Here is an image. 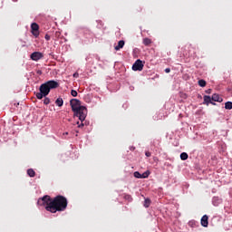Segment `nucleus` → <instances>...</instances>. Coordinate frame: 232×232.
<instances>
[{
    "label": "nucleus",
    "instance_id": "1",
    "mask_svg": "<svg viewBox=\"0 0 232 232\" xmlns=\"http://www.w3.org/2000/svg\"><path fill=\"white\" fill-rule=\"evenodd\" d=\"M37 204L38 206H45L46 211L50 213H57V211H66L68 199L62 195H58L53 198L49 195H45L38 199Z\"/></svg>",
    "mask_w": 232,
    "mask_h": 232
},
{
    "label": "nucleus",
    "instance_id": "2",
    "mask_svg": "<svg viewBox=\"0 0 232 232\" xmlns=\"http://www.w3.org/2000/svg\"><path fill=\"white\" fill-rule=\"evenodd\" d=\"M70 105L72 110L76 117H78L81 122H83L86 119V115H88V110L86 107L81 105V101L77 99H72L70 101Z\"/></svg>",
    "mask_w": 232,
    "mask_h": 232
},
{
    "label": "nucleus",
    "instance_id": "3",
    "mask_svg": "<svg viewBox=\"0 0 232 232\" xmlns=\"http://www.w3.org/2000/svg\"><path fill=\"white\" fill-rule=\"evenodd\" d=\"M56 88H59V82L55 80H50L40 85L39 92H36V98L41 101V99L50 94L51 90H56Z\"/></svg>",
    "mask_w": 232,
    "mask_h": 232
},
{
    "label": "nucleus",
    "instance_id": "4",
    "mask_svg": "<svg viewBox=\"0 0 232 232\" xmlns=\"http://www.w3.org/2000/svg\"><path fill=\"white\" fill-rule=\"evenodd\" d=\"M133 72H142L144 70V63L141 60H137L132 65Z\"/></svg>",
    "mask_w": 232,
    "mask_h": 232
},
{
    "label": "nucleus",
    "instance_id": "5",
    "mask_svg": "<svg viewBox=\"0 0 232 232\" xmlns=\"http://www.w3.org/2000/svg\"><path fill=\"white\" fill-rule=\"evenodd\" d=\"M32 61H41V59H43V57H44V54L41 52H34L33 53H31L30 55Z\"/></svg>",
    "mask_w": 232,
    "mask_h": 232
},
{
    "label": "nucleus",
    "instance_id": "6",
    "mask_svg": "<svg viewBox=\"0 0 232 232\" xmlns=\"http://www.w3.org/2000/svg\"><path fill=\"white\" fill-rule=\"evenodd\" d=\"M31 32L34 37H39V24L37 23L31 24Z\"/></svg>",
    "mask_w": 232,
    "mask_h": 232
},
{
    "label": "nucleus",
    "instance_id": "7",
    "mask_svg": "<svg viewBox=\"0 0 232 232\" xmlns=\"http://www.w3.org/2000/svg\"><path fill=\"white\" fill-rule=\"evenodd\" d=\"M209 218L208 217V215H204L202 218H201V226H203V227H208L209 222Z\"/></svg>",
    "mask_w": 232,
    "mask_h": 232
},
{
    "label": "nucleus",
    "instance_id": "8",
    "mask_svg": "<svg viewBox=\"0 0 232 232\" xmlns=\"http://www.w3.org/2000/svg\"><path fill=\"white\" fill-rule=\"evenodd\" d=\"M185 48H187L188 50V52H184L183 55H185V57H190L191 50H193V46H191V44H188V45L185 46Z\"/></svg>",
    "mask_w": 232,
    "mask_h": 232
},
{
    "label": "nucleus",
    "instance_id": "9",
    "mask_svg": "<svg viewBox=\"0 0 232 232\" xmlns=\"http://www.w3.org/2000/svg\"><path fill=\"white\" fill-rule=\"evenodd\" d=\"M212 101L214 102H222V101H224V100L222 99V97H220V95L215 93L212 95Z\"/></svg>",
    "mask_w": 232,
    "mask_h": 232
},
{
    "label": "nucleus",
    "instance_id": "10",
    "mask_svg": "<svg viewBox=\"0 0 232 232\" xmlns=\"http://www.w3.org/2000/svg\"><path fill=\"white\" fill-rule=\"evenodd\" d=\"M211 101H212V98L210 96L208 95L204 96V104H206L207 106H208L209 104H215Z\"/></svg>",
    "mask_w": 232,
    "mask_h": 232
},
{
    "label": "nucleus",
    "instance_id": "11",
    "mask_svg": "<svg viewBox=\"0 0 232 232\" xmlns=\"http://www.w3.org/2000/svg\"><path fill=\"white\" fill-rule=\"evenodd\" d=\"M124 44H125L124 40H121L118 42V45H116L114 49L116 50V52H119V50H121V48H124Z\"/></svg>",
    "mask_w": 232,
    "mask_h": 232
},
{
    "label": "nucleus",
    "instance_id": "12",
    "mask_svg": "<svg viewBox=\"0 0 232 232\" xmlns=\"http://www.w3.org/2000/svg\"><path fill=\"white\" fill-rule=\"evenodd\" d=\"M55 104L59 106V108H61V106H63V104H64V101H63V98H57L55 101Z\"/></svg>",
    "mask_w": 232,
    "mask_h": 232
},
{
    "label": "nucleus",
    "instance_id": "13",
    "mask_svg": "<svg viewBox=\"0 0 232 232\" xmlns=\"http://www.w3.org/2000/svg\"><path fill=\"white\" fill-rule=\"evenodd\" d=\"M27 175L31 178L35 177V170H34V169H27Z\"/></svg>",
    "mask_w": 232,
    "mask_h": 232
},
{
    "label": "nucleus",
    "instance_id": "14",
    "mask_svg": "<svg viewBox=\"0 0 232 232\" xmlns=\"http://www.w3.org/2000/svg\"><path fill=\"white\" fill-rule=\"evenodd\" d=\"M151 43H152V41H151V39H150V38H144V39H143V44H144L145 46H150V44H151Z\"/></svg>",
    "mask_w": 232,
    "mask_h": 232
},
{
    "label": "nucleus",
    "instance_id": "15",
    "mask_svg": "<svg viewBox=\"0 0 232 232\" xmlns=\"http://www.w3.org/2000/svg\"><path fill=\"white\" fill-rule=\"evenodd\" d=\"M225 109L226 110H232V102H227L225 103Z\"/></svg>",
    "mask_w": 232,
    "mask_h": 232
},
{
    "label": "nucleus",
    "instance_id": "16",
    "mask_svg": "<svg viewBox=\"0 0 232 232\" xmlns=\"http://www.w3.org/2000/svg\"><path fill=\"white\" fill-rule=\"evenodd\" d=\"M188 153H186V152H182L181 154H180V159H181V160H188Z\"/></svg>",
    "mask_w": 232,
    "mask_h": 232
},
{
    "label": "nucleus",
    "instance_id": "17",
    "mask_svg": "<svg viewBox=\"0 0 232 232\" xmlns=\"http://www.w3.org/2000/svg\"><path fill=\"white\" fill-rule=\"evenodd\" d=\"M198 82V86H200L201 88L206 87V81L205 80H199Z\"/></svg>",
    "mask_w": 232,
    "mask_h": 232
},
{
    "label": "nucleus",
    "instance_id": "18",
    "mask_svg": "<svg viewBox=\"0 0 232 232\" xmlns=\"http://www.w3.org/2000/svg\"><path fill=\"white\" fill-rule=\"evenodd\" d=\"M150 177V171L147 170L141 174V179H148Z\"/></svg>",
    "mask_w": 232,
    "mask_h": 232
},
{
    "label": "nucleus",
    "instance_id": "19",
    "mask_svg": "<svg viewBox=\"0 0 232 232\" xmlns=\"http://www.w3.org/2000/svg\"><path fill=\"white\" fill-rule=\"evenodd\" d=\"M134 177H135V179H142V174H140V172H139V171H135Z\"/></svg>",
    "mask_w": 232,
    "mask_h": 232
},
{
    "label": "nucleus",
    "instance_id": "20",
    "mask_svg": "<svg viewBox=\"0 0 232 232\" xmlns=\"http://www.w3.org/2000/svg\"><path fill=\"white\" fill-rule=\"evenodd\" d=\"M44 104H45V106H48V104H50V98H46V96H45V98L44 100Z\"/></svg>",
    "mask_w": 232,
    "mask_h": 232
},
{
    "label": "nucleus",
    "instance_id": "21",
    "mask_svg": "<svg viewBox=\"0 0 232 232\" xmlns=\"http://www.w3.org/2000/svg\"><path fill=\"white\" fill-rule=\"evenodd\" d=\"M71 95H72V97H77V95H78L77 91L72 90V91H71Z\"/></svg>",
    "mask_w": 232,
    "mask_h": 232
},
{
    "label": "nucleus",
    "instance_id": "22",
    "mask_svg": "<svg viewBox=\"0 0 232 232\" xmlns=\"http://www.w3.org/2000/svg\"><path fill=\"white\" fill-rule=\"evenodd\" d=\"M125 200H129V202H131L132 198L130 195H125Z\"/></svg>",
    "mask_w": 232,
    "mask_h": 232
},
{
    "label": "nucleus",
    "instance_id": "23",
    "mask_svg": "<svg viewBox=\"0 0 232 232\" xmlns=\"http://www.w3.org/2000/svg\"><path fill=\"white\" fill-rule=\"evenodd\" d=\"M145 208H150V199H145Z\"/></svg>",
    "mask_w": 232,
    "mask_h": 232
},
{
    "label": "nucleus",
    "instance_id": "24",
    "mask_svg": "<svg viewBox=\"0 0 232 232\" xmlns=\"http://www.w3.org/2000/svg\"><path fill=\"white\" fill-rule=\"evenodd\" d=\"M145 155H146V157H151V152L146 151V152H145Z\"/></svg>",
    "mask_w": 232,
    "mask_h": 232
},
{
    "label": "nucleus",
    "instance_id": "25",
    "mask_svg": "<svg viewBox=\"0 0 232 232\" xmlns=\"http://www.w3.org/2000/svg\"><path fill=\"white\" fill-rule=\"evenodd\" d=\"M44 38H45L46 41H50V35L49 34H45Z\"/></svg>",
    "mask_w": 232,
    "mask_h": 232
},
{
    "label": "nucleus",
    "instance_id": "26",
    "mask_svg": "<svg viewBox=\"0 0 232 232\" xmlns=\"http://www.w3.org/2000/svg\"><path fill=\"white\" fill-rule=\"evenodd\" d=\"M169 72H171V69H169V68H166V69H165V72H166V73H169Z\"/></svg>",
    "mask_w": 232,
    "mask_h": 232
},
{
    "label": "nucleus",
    "instance_id": "27",
    "mask_svg": "<svg viewBox=\"0 0 232 232\" xmlns=\"http://www.w3.org/2000/svg\"><path fill=\"white\" fill-rule=\"evenodd\" d=\"M206 93H208V94L211 93V89L207 90Z\"/></svg>",
    "mask_w": 232,
    "mask_h": 232
},
{
    "label": "nucleus",
    "instance_id": "28",
    "mask_svg": "<svg viewBox=\"0 0 232 232\" xmlns=\"http://www.w3.org/2000/svg\"><path fill=\"white\" fill-rule=\"evenodd\" d=\"M73 77H79V73L75 72V73L73 74Z\"/></svg>",
    "mask_w": 232,
    "mask_h": 232
},
{
    "label": "nucleus",
    "instance_id": "29",
    "mask_svg": "<svg viewBox=\"0 0 232 232\" xmlns=\"http://www.w3.org/2000/svg\"><path fill=\"white\" fill-rule=\"evenodd\" d=\"M84 126V123H82L81 125H78V128H82Z\"/></svg>",
    "mask_w": 232,
    "mask_h": 232
},
{
    "label": "nucleus",
    "instance_id": "30",
    "mask_svg": "<svg viewBox=\"0 0 232 232\" xmlns=\"http://www.w3.org/2000/svg\"><path fill=\"white\" fill-rule=\"evenodd\" d=\"M130 150H131L132 151H134V150H135V147H131V148H130Z\"/></svg>",
    "mask_w": 232,
    "mask_h": 232
},
{
    "label": "nucleus",
    "instance_id": "31",
    "mask_svg": "<svg viewBox=\"0 0 232 232\" xmlns=\"http://www.w3.org/2000/svg\"><path fill=\"white\" fill-rule=\"evenodd\" d=\"M13 1H14V3H17L18 0H13Z\"/></svg>",
    "mask_w": 232,
    "mask_h": 232
},
{
    "label": "nucleus",
    "instance_id": "32",
    "mask_svg": "<svg viewBox=\"0 0 232 232\" xmlns=\"http://www.w3.org/2000/svg\"><path fill=\"white\" fill-rule=\"evenodd\" d=\"M38 73L41 75V73H42L41 71H39Z\"/></svg>",
    "mask_w": 232,
    "mask_h": 232
},
{
    "label": "nucleus",
    "instance_id": "33",
    "mask_svg": "<svg viewBox=\"0 0 232 232\" xmlns=\"http://www.w3.org/2000/svg\"><path fill=\"white\" fill-rule=\"evenodd\" d=\"M65 135H68V132H65Z\"/></svg>",
    "mask_w": 232,
    "mask_h": 232
},
{
    "label": "nucleus",
    "instance_id": "34",
    "mask_svg": "<svg viewBox=\"0 0 232 232\" xmlns=\"http://www.w3.org/2000/svg\"><path fill=\"white\" fill-rule=\"evenodd\" d=\"M77 124H79V121L77 122Z\"/></svg>",
    "mask_w": 232,
    "mask_h": 232
}]
</instances>
